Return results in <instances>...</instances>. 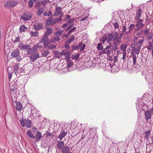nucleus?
<instances>
[{
  "label": "nucleus",
  "instance_id": "57",
  "mask_svg": "<svg viewBox=\"0 0 153 153\" xmlns=\"http://www.w3.org/2000/svg\"><path fill=\"white\" fill-rule=\"evenodd\" d=\"M126 53H123V57H122V58L123 59V60H124L125 59V58H126Z\"/></svg>",
  "mask_w": 153,
  "mask_h": 153
},
{
  "label": "nucleus",
  "instance_id": "17",
  "mask_svg": "<svg viewBox=\"0 0 153 153\" xmlns=\"http://www.w3.org/2000/svg\"><path fill=\"white\" fill-rule=\"evenodd\" d=\"M151 134V133L150 130H148L146 131L145 133L144 139H146L147 141H148Z\"/></svg>",
  "mask_w": 153,
  "mask_h": 153
},
{
  "label": "nucleus",
  "instance_id": "21",
  "mask_svg": "<svg viewBox=\"0 0 153 153\" xmlns=\"http://www.w3.org/2000/svg\"><path fill=\"white\" fill-rule=\"evenodd\" d=\"M20 66L19 65L17 64L13 66V69L16 75H19V72H18V71L19 69H20Z\"/></svg>",
  "mask_w": 153,
  "mask_h": 153
},
{
  "label": "nucleus",
  "instance_id": "45",
  "mask_svg": "<svg viewBox=\"0 0 153 153\" xmlns=\"http://www.w3.org/2000/svg\"><path fill=\"white\" fill-rule=\"evenodd\" d=\"M76 27H73L71 29L68 33V34H69L71 33L74 32L76 29Z\"/></svg>",
  "mask_w": 153,
  "mask_h": 153
},
{
  "label": "nucleus",
  "instance_id": "14",
  "mask_svg": "<svg viewBox=\"0 0 153 153\" xmlns=\"http://www.w3.org/2000/svg\"><path fill=\"white\" fill-rule=\"evenodd\" d=\"M145 116L146 119L148 121V120L150 119L151 117V114L150 110L146 111L145 112Z\"/></svg>",
  "mask_w": 153,
  "mask_h": 153
},
{
  "label": "nucleus",
  "instance_id": "37",
  "mask_svg": "<svg viewBox=\"0 0 153 153\" xmlns=\"http://www.w3.org/2000/svg\"><path fill=\"white\" fill-rule=\"evenodd\" d=\"M44 9L43 8L39 9L37 12V15L39 16H40L44 11Z\"/></svg>",
  "mask_w": 153,
  "mask_h": 153
},
{
  "label": "nucleus",
  "instance_id": "26",
  "mask_svg": "<svg viewBox=\"0 0 153 153\" xmlns=\"http://www.w3.org/2000/svg\"><path fill=\"white\" fill-rule=\"evenodd\" d=\"M67 134V132L65 131L62 132L58 136V138L60 140H61Z\"/></svg>",
  "mask_w": 153,
  "mask_h": 153
},
{
  "label": "nucleus",
  "instance_id": "18",
  "mask_svg": "<svg viewBox=\"0 0 153 153\" xmlns=\"http://www.w3.org/2000/svg\"><path fill=\"white\" fill-rule=\"evenodd\" d=\"M22 108V104L20 102H17L16 104V109L19 111H21Z\"/></svg>",
  "mask_w": 153,
  "mask_h": 153
},
{
  "label": "nucleus",
  "instance_id": "49",
  "mask_svg": "<svg viewBox=\"0 0 153 153\" xmlns=\"http://www.w3.org/2000/svg\"><path fill=\"white\" fill-rule=\"evenodd\" d=\"M113 25L115 29H118L119 28V25L117 22H115L114 23H113Z\"/></svg>",
  "mask_w": 153,
  "mask_h": 153
},
{
  "label": "nucleus",
  "instance_id": "39",
  "mask_svg": "<svg viewBox=\"0 0 153 153\" xmlns=\"http://www.w3.org/2000/svg\"><path fill=\"white\" fill-rule=\"evenodd\" d=\"M97 48L98 50H101L102 51L103 50V47L101 44L100 43H99L97 45Z\"/></svg>",
  "mask_w": 153,
  "mask_h": 153
},
{
  "label": "nucleus",
  "instance_id": "25",
  "mask_svg": "<svg viewBox=\"0 0 153 153\" xmlns=\"http://www.w3.org/2000/svg\"><path fill=\"white\" fill-rule=\"evenodd\" d=\"M136 104L137 105V104L138 107L141 108H142L144 105V103L140 100H137Z\"/></svg>",
  "mask_w": 153,
  "mask_h": 153
},
{
  "label": "nucleus",
  "instance_id": "60",
  "mask_svg": "<svg viewBox=\"0 0 153 153\" xmlns=\"http://www.w3.org/2000/svg\"><path fill=\"white\" fill-rule=\"evenodd\" d=\"M118 59V57L117 56H115L114 58V62H116Z\"/></svg>",
  "mask_w": 153,
  "mask_h": 153
},
{
  "label": "nucleus",
  "instance_id": "10",
  "mask_svg": "<svg viewBox=\"0 0 153 153\" xmlns=\"http://www.w3.org/2000/svg\"><path fill=\"white\" fill-rule=\"evenodd\" d=\"M62 12V8L59 7H56L55 9V12L53 14L54 16H58Z\"/></svg>",
  "mask_w": 153,
  "mask_h": 153
},
{
  "label": "nucleus",
  "instance_id": "33",
  "mask_svg": "<svg viewBox=\"0 0 153 153\" xmlns=\"http://www.w3.org/2000/svg\"><path fill=\"white\" fill-rule=\"evenodd\" d=\"M21 48L22 49L27 50L28 51L30 48V46L29 45H25L21 46Z\"/></svg>",
  "mask_w": 153,
  "mask_h": 153
},
{
  "label": "nucleus",
  "instance_id": "15",
  "mask_svg": "<svg viewBox=\"0 0 153 153\" xmlns=\"http://www.w3.org/2000/svg\"><path fill=\"white\" fill-rule=\"evenodd\" d=\"M144 41V40L143 39H140L136 43L137 47L140 49Z\"/></svg>",
  "mask_w": 153,
  "mask_h": 153
},
{
  "label": "nucleus",
  "instance_id": "50",
  "mask_svg": "<svg viewBox=\"0 0 153 153\" xmlns=\"http://www.w3.org/2000/svg\"><path fill=\"white\" fill-rule=\"evenodd\" d=\"M85 46V44H83L80 47V51H83Z\"/></svg>",
  "mask_w": 153,
  "mask_h": 153
},
{
  "label": "nucleus",
  "instance_id": "47",
  "mask_svg": "<svg viewBox=\"0 0 153 153\" xmlns=\"http://www.w3.org/2000/svg\"><path fill=\"white\" fill-rule=\"evenodd\" d=\"M58 21V19L57 18H55L53 20H52V22L53 25H54Z\"/></svg>",
  "mask_w": 153,
  "mask_h": 153
},
{
  "label": "nucleus",
  "instance_id": "41",
  "mask_svg": "<svg viewBox=\"0 0 153 153\" xmlns=\"http://www.w3.org/2000/svg\"><path fill=\"white\" fill-rule=\"evenodd\" d=\"M49 51H43L42 53V56H46L49 53Z\"/></svg>",
  "mask_w": 153,
  "mask_h": 153
},
{
  "label": "nucleus",
  "instance_id": "54",
  "mask_svg": "<svg viewBox=\"0 0 153 153\" xmlns=\"http://www.w3.org/2000/svg\"><path fill=\"white\" fill-rule=\"evenodd\" d=\"M88 16H84L81 19V21H84L86 19L88 18Z\"/></svg>",
  "mask_w": 153,
  "mask_h": 153
},
{
  "label": "nucleus",
  "instance_id": "27",
  "mask_svg": "<svg viewBox=\"0 0 153 153\" xmlns=\"http://www.w3.org/2000/svg\"><path fill=\"white\" fill-rule=\"evenodd\" d=\"M148 44L146 47L148 50H151L153 48V42H152L150 40L148 41Z\"/></svg>",
  "mask_w": 153,
  "mask_h": 153
},
{
  "label": "nucleus",
  "instance_id": "9",
  "mask_svg": "<svg viewBox=\"0 0 153 153\" xmlns=\"http://www.w3.org/2000/svg\"><path fill=\"white\" fill-rule=\"evenodd\" d=\"M40 43H43L44 46L48 43H50V42L49 41V38L47 35H44V36L42 38L41 40Z\"/></svg>",
  "mask_w": 153,
  "mask_h": 153
},
{
  "label": "nucleus",
  "instance_id": "8",
  "mask_svg": "<svg viewBox=\"0 0 153 153\" xmlns=\"http://www.w3.org/2000/svg\"><path fill=\"white\" fill-rule=\"evenodd\" d=\"M137 21L136 22V26L138 29H141L144 25L143 23V20L141 19L135 20Z\"/></svg>",
  "mask_w": 153,
  "mask_h": 153
},
{
  "label": "nucleus",
  "instance_id": "30",
  "mask_svg": "<svg viewBox=\"0 0 153 153\" xmlns=\"http://www.w3.org/2000/svg\"><path fill=\"white\" fill-rule=\"evenodd\" d=\"M27 136L31 138L34 139L35 137V136L30 130L28 131H27Z\"/></svg>",
  "mask_w": 153,
  "mask_h": 153
},
{
  "label": "nucleus",
  "instance_id": "62",
  "mask_svg": "<svg viewBox=\"0 0 153 153\" xmlns=\"http://www.w3.org/2000/svg\"><path fill=\"white\" fill-rule=\"evenodd\" d=\"M65 47L66 48H69V45L68 44L65 45Z\"/></svg>",
  "mask_w": 153,
  "mask_h": 153
},
{
  "label": "nucleus",
  "instance_id": "59",
  "mask_svg": "<svg viewBox=\"0 0 153 153\" xmlns=\"http://www.w3.org/2000/svg\"><path fill=\"white\" fill-rule=\"evenodd\" d=\"M68 24L67 23L64 24L62 26V28H64Z\"/></svg>",
  "mask_w": 153,
  "mask_h": 153
},
{
  "label": "nucleus",
  "instance_id": "35",
  "mask_svg": "<svg viewBox=\"0 0 153 153\" xmlns=\"http://www.w3.org/2000/svg\"><path fill=\"white\" fill-rule=\"evenodd\" d=\"M82 44V43L80 42L78 46H73L72 47V50H79L80 47L81 46Z\"/></svg>",
  "mask_w": 153,
  "mask_h": 153
},
{
  "label": "nucleus",
  "instance_id": "63",
  "mask_svg": "<svg viewBox=\"0 0 153 153\" xmlns=\"http://www.w3.org/2000/svg\"><path fill=\"white\" fill-rule=\"evenodd\" d=\"M60 54L61 55H65V53H64L63 51H62L61 52Z\"/></svg>",
  "mask_w": 153,
  "mask_h": 153
},
{
  "label": "nucleus",
  "instance_id": "19",
  "mask_svg": "<svg viewBox=\"0 0 153 153\" xmlns=\"http://www.w3.org/2000/svg\"><path fill=\"white\" fill-rule=\"evenodd\" d=\"M127 47V44L124 43L122 44L120 47V49L121 51H123V53H126V50Z\"/></svg>",
  "mask_w": 153,
  "mask_h": 153
},
{
  "label": "nucleus",
  "instance_id": "52",
  "mask_svg": "<svg viewBox=\"0 0 153 153\" xmlns=\"http://www.w3.org/2000/svg\"><path fill=\"white\" fill-rule=\"evenodd\" d=\"M143 31V29H142L140 31L137 32L136 33V34L138 36L141 35Z\"/></svg>",
  "mask_w": 153,
  "mask_h": 153
},
{
  "label": "nucleus",
  "instance_id": "61",
  "mask_svg": "<svg viewBox=\"0 0 153 153\" xmlns=\"http://www.w3.org/2000/svg\"><path fill=\"white\" fill-rule=\"evenodd\" d=\"M24 68H23V67H22V68H21L20 72H21V73H22V72H24Z\"/></svg>",
  "mask_w": 153,
  "mask_h": 153
},
{
  "label": "nucleus",
  "instance_id": "55",
  "mask_svg": "<svg viewBox=\"0 0 153 153\" xmlns=\"http://www.w3.org/2000/svg\"><path fill=\"white\" fill-rule=\"evenodd\" d=\"M74 25V24L73 23L69 27H68L67 28V30H69Z\"/></svg>",
  "mask_w": 153,
  "mask_h": 153
},
{
  "label": "nucleus",
  "instance_id": "31",
  "mask_svg": "<svg viewBox=\"0 0 153 153\" xmlns=\"http://www.w3.org/2000/svg\"><path fill=\"white\" fill-rule=\"evenodd\" d=\"M75 37L74 35L72 36L66 41L67 44H70L74 39Z\"/></svg>",
  "mask_w": 153,
  "mask_h": 153
},
{
  "label": "nucleus",
  "instance_id": "11",
  "mask_svg": "<svg viewBox=\"0 0 153 153\" xmlns=\"http://www.w3.org/2000/svg\"><path fill=\"white\" fill-rule=\"evenodd\" d=\"M33 27L35 30H39L43 28L42 25L41 23L34 24L33 25Z\"/></svg>",
  "mask_w": 153,
  "mask_h": 153
},
{
  "label": "nucleus",
  "instance_id": "40",
  "mask_svg": "<svg viewBox=\"0 0 153 153\" xmlns=\"http://www.w3.org/2000/svg\"><path fill=\"white\" fill-rule=\"evenodd\" d=\"M43 15L45 16H49L52 15V13L50 11L49 12H45L43 13Z\"/></svg>",
  "mask_w": 153,
  "mask_h": 153
},
{
  "label": "nucleus",
  "instance_id": "3",
  "mask_svg": "<svg viewBox=\"0 0 153 153\" xmlns=\"http://www.w3.org/2000/svg\"><path fill=\"white\" fill-rule=\"evenodd\" d=\"M140 48L134 47L131 49V54L133 56V65L136 64L137 58L136 54L138 55L140 51Z\"/></svg>",
  "mask_w": 153,
  "mask_h": 153
},
{
  "label": "nucleus",
  "instance_id": "58",
  "mask_svg": "<svg viewBox=\"0 0 153 153\" xmlns=\"http://www.w3.org/2000/svg\"><path fill=\"white\" fill-rule=\"evenodd\" d=\"M55 56L56 57V58H59L60 56L59 55V54H56L55 55Z\"/></svg>",
  "mask_w": 153,
  "mask_h": 153
},
{
  "label": "nucleus",
  "instance_id": "42",
  "mask_svg": "<svg viewBox=\"0 0 153 153\" xmlns=\"http://www.w3.org/2000/svg\"><path fill=\"white\" fill-rule=\"evenodd\" d=\"M28 5L29 8H31L33 5V1L31 0H30L28 2Z\"/></svg>",
  "mask_w": 153,
  "mask_h": 153
},
{
  "label": "nucleus",
  "instance_id": "43",
  "mask_svg": "<svg viewBox=\"0 0 153 153\" xmlns=\"http://www.w3.org/2000/svg\"><path fill=\"white\" fill-rule=\"evenodd\" d=\"M63 32V30H59L56 32L55 34L57 35H58L59 36H60Z\"/></svg>",
  "mask_w": 153,
  "mask_h": 153
},
{
  "label": "nucleus",
  "instance_id": "1",
  "mask_svg": "<svg viewBox=\"0 0 153 153\" xmlns=\"http://www.w3.org/2000/svg\"><path fill=\"white\" fill-rule=\"evenodd\" d=\"M121 38L118 36V32H115L114 34L111 33H109L108 34L106 39H102L103 44L105 43L106 41L107 43L109 44V45L106 46V48L104 49L102 52V53H106L107 55L110 54L111 51H115L117 49V45H119L121 42Z\"/></svg>",
  "mask_w": 153,
  "mask_h": 153
},
{
  "label": "nucleus",
  "instance_id": "32",
  "mask_svg": "<svg viewBox=\"0 0 153 153\" xmlns=\"http://www.w3.org/2000/svg\"><path fill=\"white\" fill-rule=\"evenodd\" d=\"M53 18H51L50 19H48L47 20L45 24L46 26H49L50 25H53L52 20L53 19Z\"/></svg>",
  "mask_w": 153,
  "mask_h": 153
},
{
  "label": "nucleus",
  "instance_id": "23",
  "mask_svg": "<svg viewBox=\"0 0 153 153\" xmlns=\"http://www.w3.org/2000/svg\"><path fill=\"white\" fill-rule=\"evenodd\" d=\"M70 151V149L68 146H64L62 149V153H68Z\"/></svg>",
  "mask_w": 153,
  "mask_h": 153
},
{
  "label": "nucleus",
  "instance_id": "28",
  "mask_svg": "<svg viewBox=\"0 0 153 153\" xmlns=\"http://www.w3.org/2000/svg\"><path fill=\"white\" fill-rule=\"evenodd\" d=\"M47 28V31L44 34L48 35H50L52 33L53 30L51 28H48L46 27Z\"/></svg>",
  "mask_w": 153,
  "mask_h": 153
},
{
  "label": "nucleus",
  "instance_id": "29",
  "mask_svg": "<svg viewBox=\"0 0 153 153\" xmlns=\"http://www.w3.org/2000/svg\"><path fill=\"white\" fill-rule=\"evenodd\" d=\"M40 42L38 43L36 45H34L33 46L32 48H30V49L37 51V49L39 48H40L41 47V45H40Z\"/></svg>",
  "mask_w": 153,
  "mask_h": 153
},
{
  "label": "nucleus",
  "instance_id": "22",
  "mask_svg": "<svg viewBox=\"0 0 153 153\" xmlns=\"http://www.w3.org/2000/svg\"><path fill=\"white\" fill-rule=\"evenodd\" d=\"M64 145V142L63 141H59L57 143V148L59 149H62L63 148Z\"/></svg>",
  "mask_w": 153,
  "mask_h": 153
},
{
  "label": "nucleus",
  "instance_id": "5",
  "mask_svg": "<svg viewBox=\"0 0 153 153\" xmlns=\"http://www.w3.org/2000/svg\"><path fill=\"white\" fill-rule=\"evenodd\" d=\"M18 3L17 1H7L4 7L5 8H12L16 6Z\"/></svg>",
  "mask_w": 153,
  "mask_h": 153
},
{
  "label": "nucleus",
  "instance_id": "44",
  "mask_svg": "<svg viewBox=\"0 0 153 153\" xmlns=\"http://www.w3.org/2000/svg\"><path fill=\"white\" fill-rule=\"evenodd\" d=\"M135 27V25L134 24L131 25L128 27V29L129 30V31H131Z\"/></svg>",
  "mask_w": 153,
  "mask_h": 153
},
{
  "label": "nucleus",
  "instance_id": "51",
  "mask_svg": "<svg viewBox=\"0 0 153 153\" xmlns=\"http://www.w3.org/2000/svg\"><path fill=\"white\" fill-rule=\"evenodd\" d=\"M60 39L59 37L58 36H56L54 38V41L56 42Z\"/></svg>",
  "mask_w": 153,
  "mask_h": 153
},
{
  "label": "nucleus",
  "instance_id": "13",
  "mask_svg": "<svg viewBox=\"0 0 153 153\" xmlns=\"http://www.w3.org/2000/svg\"><path fill=\"white\" fill-rule=\"evenodd\" d=\"M65 20H68L67 23L68 25H69L74 21L75 18H74L71 19L70 16L69 15H67L66 16V18L65 19Z\"/></svg>",
  "mask_w": 153,
  "mask_h": 153
},
{
  "label": "nucleus",
  "instance_id": "20",
  "mask_svg": "<svg viewBox=\"0 0 153 153\" xmlns=\"http://www.w3.org/2000/svg\"><path fill=\"white\" fill-rule=\"evenodd\" d=\"M36 142L39 141L40 139L42 137V134L39 131L37 132L36 134Z\"/></svg>",
  "mask_w": 153,
  "mask_h": 153
},
{
  "label": "nucleus",
  "instance_id": "46",
  "mask_svg": "<svg viewBox=\"0 0 153 153\" xmlns=\"http://www.w3.org/2000/svg\"><path fill=\"white\" fill-rule=\"evenodd\" d=\"M20 36H17V37H16L14 41L13 42L14 43L19 42H20Z\"/></svg>",
  "mask_w": 153,
  "mask_h": 153
},
{
  "label": "nucleus",
  "instance_id": "4",
  "mask_svg": "<svg viewBox=\"0 0 153 153\" xmlns=\"http://www.w3.org/2000/svg\"><path fill=\"white\" fill-rule=\"evenodd\" d=\"M20 122L22 127L25 126L27 128H30L31 126L32 122L29 120L22 119L20 120Z\"/></svg>",
  "mask_w": 153,
  "mask_h": 153
},
{
  "label": "nucleus",
  "instance_id": "2",
  "mask_svg": "<svg viewBox=\"0 0 153 153\" xmlns=\"http://www.w3.org/2000/svg\"><path fill=\"white\" fill-rule=\"evenodd\" d=\"M27 54L28 55L30 58V61L31 62H34L40 57L37 51L30 48L27 51Z\"/></svg>",
  "mask_w": 153,
  "mask_h": 153
},
{
  "label": "nucleus",
  "instance_id": "48",
  "mask_svg": "<svg viewBox=\"0 0 153 153\" xmlns=\"http://www.w3.org/2000/svg\"><path fill=\"white\" fill-rule=\"evenodd\" d=\"M48 136H49L50 138L52 139L54 137V135H53L51 133L48 132L47 134Z\"/></svg>",
  "mask_w": 153,
  "mask_h": 153
},
{
  "label": "nucleus",
  "instance_id": "12",
  "mask_svg": "<svg viewBox=\"0 0 153 153\" xmlns=\"http://www.w3.org/2000/svg\"><path fill=\"white\" fill-rule=\"evenodd\" d=\"M19 54V51L16 49L14 50L11 53V56L13 58L17 57Z\"/></svg>",
  "mask_w": 153,
  "mask_h": 153
},
{
  "label": "nucleus",
  "instance_id": "34",
  "mask_svg": "<svg viewBox=\"0 0 153 153\" xmlns=\"http://www.w3.org/2000/svg\"><path fill=\"white\" fill-rule=\"evenodd\" d=\"M45 47L48 48L49 49H53L55 48V46L54 45H49V43H48L45 45Z\"/></svg>",
  "mask_w": 153,
  "mask_h": 153
},
{
  "label": "nucleus",
  "instance_id": "6",
  "mask_svg": "<svg viewBox=\"0 0 153 153\" xmlns=\"http://www.w3.org/2000/svg\"><path fill=\"white\" fill-rule=\"evenodd\" d=\"M143 33L144 36H146L145 40L147 41L150 40L153 37V33L152 32H150L147 29H145Z\"/></svg>",
  "mask_w": 153,
  "mask_h": 153
},
{
  "label": "nucleus",
  "instance_id": "24",
  "mask_svg": "<svg viewBox=\"0 0 153 153\" xmlns=\"http://www.w3.org/2000/svg\"><path fill=\"white\" fill-rule=\"evenodd\" d=\"M19 31L21 33L25 32L27 30V28L24 25H22L19 28Z\"/></svg>",
  "mask_w": 153,
  "mask_h": 153
},
{
  "label": "nucleus",
  "instance_id": "56",
  "mask_svg": "<svg viewBox=\"0 0 153 153\" xmlns=\"http://www.w3.org/2000/svg\"><path fill=\"white\" fill-rule=\"evenodd\" d=\"M8 79L9 80H10L11 77L12 75V73H8Z\"/></svg>",
  "mask_w": 153,
  "mask_h": 153
},
{
  "label": "nucleus",
  "instance_id": "7",
  "mask_svg": "<svg viewBox=\"0 0 153 153\" xmlns=\"http://www.w3.org/2000/svg\"><path fill=\"white\" fill-rule=\"evenodd\" d=\"M32 15L28 13H25L23 14L21 16L20 19L23 20L24 21H26L31 19Z\"/></svg>",
  "mask_w": 153,
  "mask_h": 153
},
{
  "label": "nucleus",
  "instance_id": "64",
  "mask_svg": "<svg viewBox=\"0 0 153 153\" xmlns=\"http://www.w3.org/2000/svg\"><path fill=\"white\" fill-rule=\"evenodd\" d=\"M151 111L152 114H153V107L151 108Z\"/></svg>",
  "mask_w": 153,
  "mask_h": 153
},
{
  "label": "nucleus",
  "instance_id": "53",
  "mask_svg": "<svg viewBox=\"0 0 153 153\" xmlns=\"http://www.w3.org/2000/svg\"><path fill=\"white\" fill-rule=\"evenodd\" d=\"M72 64L71 62H69L67 65V67L68 68H71L72 67Z\"/></svg>",
  "mask_w": 153,
  "mask_h": 153
},
{
  "label": "nucleus",
  "instance_id": "38",
  "mask_svg": "<svg viewBox=\"0 0 153 153\" xmlns=\"http://www.w3.org/2000/svg\"><path fill=\"white\" fill-rule=\"evenodd\" d=\"M126 26L125 25L123 26V30H122V33H120V36H118L119 37H120L121 38V36H122V35L124 33L126 32ZM119 35L118 34V35Z\"/></svg>",
  "mask_w": 153,
  "mask_h": 153
},
{
  "label": "nucleus",
  "instance_id": "16",
  "mask_svg": "<svg viewBox=\"0 0 153 153\" xmlns=\"http://www.w3.org/2000/svg\"><path fill=\"white\" fill-rule=\"evenodd\" d=\"M142 11L140 9H138L137 12L136 16L135 18V20L140 19V18L141 16Z\"/></svg>",
  "mask_w": 153,
  "mask_h": 153
},
{
  "label": "nucleus",
  "instance_id": "36",
  "mask_svg": "<svg viewBox=\"0 0 153 153\" xmlns=\"http://www.w3.org/2000/svg\"><path fill=\"white\" fill-rule=\"evenodd\" d=\"M29 33L32 37H36L38 35V33L37 31H31Z\"/></svg>",
  "mask_w": 153,
  "mask_h": 153
}]
</instances>
